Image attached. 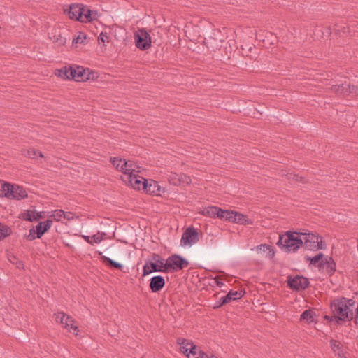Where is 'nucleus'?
<instances>
[{
	"instance_id": "nucleus-1",
	"label": "nucleus",
	"mask_w": 358,
	"mask_h": 358,
	"mask_svg": "<svg viewBox=\"0 0 358 358\" xmlns=\"http://www.w3.org/2000/svg\"><path fill=\"white\" fill-rule=\"evenodd\" d=\"M74 217L78 219V216H75L71 212H64L62 210H56L52 211H40L38 212L33 210H27L21 213L20 218L22 220L27 222H38L39 220H45L42 222H38V224H52L53 222H62L64 220L71 221L74 219Z\"/></svg>"
},
{
	"instance_id": "nucleus-2",
	"label": "nucleus",
	"mask_w": 358,
	"mask_h": 358,
	"mask_svg": "<svg viewBox=\"0 0 358 358\" xmlns=\"http://www.w3.org/2000/svg\"><path fill=\"white\" fill-rule=\"evenodd\" d=\"M203 214L234 224H252V221L247 215L235 210H223L217 206H208L204 208Z\"/></svg>"
},
{
	"instance_id": "nucleus-3",
	"label": "nucleus",
	"mask_w": 358,
	"mask_h": 358,
	"mask_svg": "<svg viewBox=\"0 0 358 358\" xmlns=\"http://www.w3.org/2000/svg\"><path fill=\"white\" fill-rule=\"evenodd\" d=\"M355 301L352 299L341 298L335 299L331 304L333 316H326V318L337 324L340 322L352 320Z\"/></svg>"
},
{
	"instance_id": "nucleus-4",
	"label": "nucleus",
	"mask_w": 358,
	"mask_h": 358,
	"mask_svg": "<svg viewBox=\"0 0 358 358\" xmlns=\"http://www.w3.org/2000/svg\"><path fill=\"white\" fill-rule=\"evenodd\" d=\"M68 15L71 20L81 22H90L96 19L97 12L91 10L83 4L76 3L70 6Z\"/></svg>"
},
{
	"instance_id": "nucleus-5",
	"label": "nucleus",
	"mask_w": 358,
	"mask_h": 358,
	"mask_svg": "<svg viewBox=\"0 0 358 358\" xmlns=\"http://www.w3.org/2000/svg\"><path fill=\"white\" fill-rule=\"evenodd\" d=\"M280 241L287 252H294L303 245L301 234L296 232L287 233Z\"/></svg>"
},
{
	"instance_id": "nucleus-6",
	"label": "nucleus",
	"mask_w": 358,
	"mask_h": 358,
	"mask_svg": "<svg viewBox=\"0 0 358 358\" xmlns=\"http://www.w3.org/2000/svg\"><path fill=\"white\" fill-rule=\"evenodd\" d=\"M134 37L136 46L140 50H145L151 47V37L145 29H138L134 33Z\"/></svg>"
},
{
	"instance_id": "nucleus-7",
	"label": "nucleus",
	"mask_w": 358,
	"mask_h": 358,
	"mask_svg": "<svg viewBox=\"0 0 358 358\" xmlns=\"http://www.w3.org/2000/svg\"><path fill=\"white\" fill-rule=\"evenodd\" d=\"M201 231L192 227H187L183 232L180 245L182 246H190L199 241Z\"/></svg>"
},
{
	"instance_id": "nucleus-8",
	"label": "nucleus",
	"mask_w": 358,
	"mask_h": 358,
	"mask_svg": "<svg viewBox=\"0 0 358 358\" xmlns=\"http://www.w3.org/2000/svg\"><path fill=\"white\" fill-rule=\"evenodd\" d=\"M188 262L178 255L169 257L165 262V271H179L188 266Z\"/></svg>"
},
{
	"instance_id": "nucleus-9",
	"label": "nucleus",
	"mask_w": 358,
	"mask_h": 358,
	"mask_svg": "<svg viewBox=\"0 0 358 358\" xmlns=\"http://www.w3.org/2000/svg\"><path fill=\"white\" fill-rule=\"evenodd\" d=\"M55 320L57 322L61 323L63 327L68 331L78 335V332L79 331L78 327L75 324V320L72 317L61 312L55 315Z\"/></svg>"
},
{
	"instance_id": "nucleus-10",
	"label": "nucleus",
	"mask_w": 358,
	"mask_h": 358,
	"mask_svg": "<svg viewBox=\"0 0 358 358\" xmlns=\"http://www.w3.org/2000/svg\"><path fill=\"white\" fill-rule=\"evenodd\" d=\"M138 173H136L132 176H122L121 178L127 186L131 187L134 189L144 190V185L147 179L139 176Z\"/></svg>"
},
{
	"instance_id": "nucleus-11",
	"label": "nucleus",
	"mask_w": 358,
	"mask_h": 358,
	"mask_svg": "<svg viewBox=\"0 0 358 358\" xmlns=\"http://www.w3.org/2000/svg\"><path fill=\"white\" fill-rule=\"evenodd\" d=\"M301 238L303 239V244H304L306 248H310L311 250L324 248V246L322 245V238L317 235L310 233H301Z\"/></svg>"
},
{
	"instance_id": "nucleus-12",
	"label": "nucleus",
	"mask_w": 358,
	"mask_h": 358,
	"mask_svg": "<svg viewBox=\"0 0 358 358\" xmlns=\"http://www.w3.org/2000/svg\"><path fill=\"white\" fill-rule=\"evenodd\" d=\"M73 70L76 72H73L72 80H74L76 82L94 79V73L88 68L76 66L75 67H73Z\"/></svg>"
},
{
	"instance_id": "nucleus-13",
	"label": "nucleus",
	"mask_w": 358,
	"mask_h": 358,
	"mask_svg": "<svg viewBox=\"0 0 358 358\" xmlns=\"http://www.w3.org/2000/svg\"><path fill=\"white\" fill-rule=\"evenodd\" d=\"M287 282L291 289L296 291L305 289L309 284L308 278L299 275L294 278L289 277Z\"/></svg>"
},
{
	"instance_id": "nucleus-14",
	"label": "nucleus",
	"mask_w": 358,
	"mask_h": 358,
	"mask_svg": "<svg viewBox=\"0 0 358 358\" xmlns=\"http://www.w3.org/2000/svg\"><path fill=\"white\" fill-rule=\"evenodd\" d=\"M120 171L122 172V176H132L136 173L141 172V166L134 161L126 160L124 159V161L121 164Z\"/></svg>"
},
{
	"instance_id": "nucleus-15",
	"label": "nucleus",
	"mask_w": 358,
	"mask_h": 358,
	"mask_svg": "<svg viewBox=\"0 0 358 358\" xmlns=\"http://www.w3.org/2000/svg\"><path fill=\"white\" fill-rule=\"evenodd\" d=\"M166 272L163 259L157 260L156 263L146 264L143 268V275L145 276L152 272Z\"/></svg>"
},
{
	"instance_id": "nucleus-16",
	"label": "nucleus",
	"mask_w": 358,
	"mask_h": 358,
	"mask_svg": "<svg viewBox=\"0 0 358 358\" xmlns=\"http://www.w3.org/2000/svg\"><path fill=\"white\" fill-rule=\"evenodd\" d=\"M27 197V192L22 187L10 184L7 198L21 200Z\"/></svg>"
},
{
	"instance_id": "nucleus-17",
	"label": "nucleus",
	"mask_w": 358,
	"mask_h": 358,
	"mask_svg": "<svg viewBox=\"0 0 358 358\" xmlns=\"http://www.w3.org/2000/svg\"><path fill=\"white\" fill-rule=\"evenodd\" d=\"M143 191L155 195H161L162 193L165 192L164 188H162L158 182L151 179L145 180Z\"/></svg>"
},
{
	"instance_id": "nucleus-18",
	"label": "nucleus",
	"mask_w": 358,
	"mask_h": 358,
	"mask_svg": "<svg viewBox=\"0 0 358 358\" xmlns=\"http://www.w3.org/2000/svg\"><path fill=\"white\" fill-rule=\"evenodd\" d=\"M336 269V264L331 257L326 256L322 263H320L319 270L328 275H331Z\"/></svg>"
},
{
	"instance_id": "nucleus-19",
	"label": "nucleus",
	"mask_w": 358,
	"mask_h": 358,
	"mask_svg": "<svg viewBox=\"0 0 358 358\" xmlns=\"http://www.w3.org/2000/svg\"><path fill=\"white\" fill-rule=\"evenodd\" d=\"M51 225H36V229L34 228L29 230V234L27 236V238L32 241L36 237L40 238L45 232L48 231Z\"/></svg>"
},
{
	"instance_id": "nucleus-20",
	"label": "nucleus",
	"mask_w": 358,
	"mask_h": 358,
	"mask_svg": "<svg viewBox=\"0 0 358 358\" xmlns=\"http://www.w3.org/2000/svg\"><path fill=\"white\" fill-rule=\"evenodd\" d=\"M165 285L164 279L159 275L155 276L150 280V288L153 292L161 290Z\"/></svg>"
},
{
	"instance_id": "nucleus-21",
	"label": "nucleus",
	"mask_w": 358,
	"mask_h": 358,
	"mask_svg": "<svg viewBox=\"0 0 358 358\" xmlns=\"http://www.w3.org/2000/svg\"><path fill=\"white\" fill-rule=\"evenodd\" d=\"M242 296L243 295H242L241 292L230 291L226 296H224V297H222L221 299L222 301L220 303L218 306H222L224 304L228 303L230 301H231L232 300H236V299H241L242 297Z\"/></svg>"
},
{
	"instance_id": "nucleus-22",
	"label": "nucleus",
	"mask_w": 358,
	"mask_h": 358,
	"mask_svg": "<svg viewBox=\"0 0 358 358\" xmlns=\"http://www.w3.org/2000/svg\"><path fill=\"white\" fill-rule=\"evenodd\" d=\"M57 76L61 78L70 80L72 79L73 72H76L73 70L72 66H64L63 68L57 70Z\"/></svg>"
},
{
	"instance_id": "nucleus-23",
	"label": "nucleus",
	"mask_w": 358,
	"mask_h": 358,
	"mask_svg": "<svg viewBox=\"0 0 358 358\" xmlns=\"http://www.w3.org/2000/svg\"><path fill=\"white\" fill-rule=\"evenodd\" d=\"M178 344L180 345L181 351L187 356L189 350L193 348L194 343L189 340L179 338L177 340Z\"/></svg>"
},
{
	"instance_id": "nucleus-24",
	"label": "nucleus",
	"mask_w": 358,
	"mask_h": 358,
	"mask_svg": "<svg viewBox=\"0 0 358 358\" xmlns=\"http://www.w3.org/2000/svg\"><path fill=\"white\" fill-rule=\"evenodd\" d=\"M331 92L341 96H347V83H342L341 85H334L331 87Z\"/></svg>"
},
{
	"instance_id": "nucleus-25",
	"label": "nucleus",
	"mask_w": 358,
	"mask_h": 358,
	"mask_svg": "<svg viewBox=\"0 0 358 358\" xmlns=\"http://www.w3.org/2000/svg\"><path fill=\"white\" fill-rule=\"evenodd\" d=\"M325 257L326 256H324L322 253H319L313 257H307L306 258V260L310 262V264L313 265L320 268V263H322Z\"/></svg>"
},
{
	"instance_id": "nucleus-26",
	"label": "nucleus",
	"mask_w": 358,
	"mask_h": 358,
	"mask_svg": "<svg viewBox=\"0 0 358 358\" xmlns=\"http://www.w3.org/2000/svg\"><path fill=\"white\" fill-rule=\"evenodd\" d=\"M315 313L312 310H306L301 315V320L310 324L314 321Z\"/></svg>"
},
{
	"instance_id": "nucleus-27",
	"label": "nucleus",
	"mask_w": 358,
	"mask_h": 358,
	"mask_svg": "<svg viewBox=\"0 0 358 358\" xmlns=\"http://www.w3.org/2000/svg\"><path fill=\"white\" fill-rule=\"evenodd\" d=\"M204 352L200 350L196 345H193V348L189 350L187 357L188 358H201Z\"/></svg>"
},
{
	"instance_id": "nucleus-28",
	"label": "nucleus",
	"mask_w": 358,
	"mask_h": 358,
	"mask_svg": "<svg viewBox=\"0 0 358 358\" xmlns=\"http://www.w3.org/2000/svg\"><path fill=\"white\" fill-rule=\"evenodd\" d=\"M23 155L29 158L35 159L37 156L43 157V155L41 152H38L34 148H30L23 151Z\"/></svg>"
},
{
	"instance_id": "nucleus-29",
	"label": "nucleus",
	"mask_w": 358,
	"mask_h": 358,
	"mask_svg": "<svg viewBox=\"0 0 358 358\" xmlns=\"http://www.w3.org/2000/svg\"><path fill=\"white\" fill-rule=\"evenodd\" d=\"M10 183L0 180V196L7 197L9 190Z\"/></svg>"
},
{
	"instance_id": "nucleus-30",
	"label": "nucleus",
	"mask_w": 358,
	"mask_h": 358,
	"mask_svg": "<svg viewBox=\"0 0 358 358\" xmlns=\"http://www.w3.org/2000/svg\"><path fill=\"white\" fill-rule=\"evenodd\" d=\"M102 259V262L105 264H109L110 266L112 267H114L115 268H117V269H122V265L118 262H116L115 261H113V259L107 257H105V256H103L101 257Z\"/></svg>"
},
{
	"instance_id": "nucleus-31",
	"label": "nucleus",
	"mask_w": 358,
	"mask_h": 358,
	"mask_svg": "<svg viewBox=\"0 0 358 358\" xmlns=\"http://www.w3.org/2000/svg\"><path fill=\"white\" fill-rule=\"evenodd\" d=\"M168 180L170 184H172L175 186H179L180 182H179V178H178V173H171L168 176Z\"/></svg>"
},
{
	"instance_id": "nucleus-32",
	"label": "nucleus",
	"mask_w": 358,
	"mask_h": 358,
	"mask_svg": "<svg viewBox=\"0 0 358 358\" xmlns=\"http://www.w3.org/2000/svg\"><path fill=\"white\" fill-rule=\"evenodd\" d=\"M180 185H185L191 183L192 180L189 176L185 173H178Z\"/></svg>"
},
{
	"instance_id": "nucleus-33",
	"label": "nucleus",
	"mask_w": 358,
	"mask_h": 358,
	"mask_svg": "<svg viewBox=\"0 0 358 358\" xmlns=\"http://www.w3.org/2000/svg\"><path fill=\"white\" fill-rule=\"evenodd\" d=\"M11 234V229L8 225H0V240L6 238Z\"/></svg>"
},
{
	"instance_id": "nucleus-34",
	"label": "nucleus",
	"mask_w": 358,
	"mask_h": 358,
	"mask_svg": "<svg viewBox=\"0 0 358 358\" xmlns=\"http://www.w3.org/2000/svg\"><path fill=\"white\" fill-rule=\"evenodd\" d=\"M330 346L334 352H336L338 350L343 348L342 343L340 341L334 339L330 341Z\"/></svg>"
},
{
	"instance_id": "nucleus-35",
	"label": "nucleus",
	"mask_w": 358,
	"mask_h": 358,
	"mask_svg": "<svg viewBox=\"0 0 358 358\" xmlns=\"http://www.w3.org/2000/svg\"><path fill=\"white\" fill-rule=\"evenodd\" d=\"M110 160L111 163L113 164V165L115 167V169L117 170L120 171L121 164H122L124 159L112 157V158H110Z\"/></svg>"
},
{
	"instance_id": "nucleus-36",
	"label": "nucleus",
	"mask_w": 358,
	"mask_h": 358,
	"mask_svg": "<svg viewBox=\"0 0 358 358\" xmlns=\"http://www.w3.org/2000/svg\"><path fill=\"white\" fill-rule=\"evenodd\" d=\"M350 94H355L358 95V85H350L347 84V96Z\"/></svg>"
},
{
	"instance_id": "nucleus-37",
	"label": "nucleus",
	"mask_w": 358,
	"mask_h": 358,
	"mask_svg": "<svg viewBox=\"0 0 358 358\" xmlns=\"http://www.w3.org/2000/svg\"><path fill=\"white\" fill-rule=\"evenodd\" d=\"M260 249H263V250L264 252H268L267 256L268 257L272 258L274 256V254H275L274 251L269 245H262L260 246Z\"/></svg>"
},
{
	"instance_id": "nucleus-38",
	"label": "nucleus",
	"mask_w": 358,
	"mask_h": 358,
	"mask_svg": "<svg viewBox=\"0 0 358 358\" xmlns=\"http://www.w3.org/2000/svg\"><path fill=\"white\" fill-rule=\"evenodd\" d=\"M287 179L291 182L298 181L299 179L301 181H303V178L299 177L297 174L289 173L287 175Z\"/></svg>"
},
{
	"instance_id": "nucleus-39",
	"label": "nucleus",
	"mask_w": 358,
	"mask_h": 358,
	"mask_svg": "<svg viewBox=\"0 0 358 358\" xmlns=\"http://www.w3.org/2000/svg\"><path fill=\"white\" fill-rule=\"evenodd\" d=\"M352 320L356 326L358 327V306L355 309V313L352 315Z\"/></svg>"
},
{
	"instance_id": "nucleus-40",
	"label": "nucleus",
	"mask_w": 358,
	"mask_h": 358,
	"mask_svg": "<svg viewBox=\"0 0 358 358\" xmlns=\"http://www.w3.org/2000/svg\"><path fill=\"white\" fill-rule=\"evenodd\" d=\"M83 38H85V36L84 35L83 37H82L80 35L78 36L76 38H74L73 40V43H82L83 42Z\"/></svg>"
},
{
	"instance_id": "nucleus-41",
	"label": "nucleus",
	"mask_w": 358,
	"mask_h": 358,
	"mask_svg": "<svg viewBox=\"0 0 358 358\" xmlns=\"http://www.w3.org/2000/svg\"><path fill=\"white\" fill-rule=\"evenodd\" d=\"M56 41L58 42L59 45H64L66 42V40L65 38L59 36V38H57Z\"/></svg>"
},
{
	"instance_id": "nucleus-42",
	"label": "nucleus",
	"mask_w": 358,
	"mask_h": 358,
	"mask_svg": "<svg viewBox=\"0 0 358 358\" xmlns=\"http://www.w3.org/2000/svg\"><path fill=\"white\" fill-rule=\"evenodd\" d=\"M101 238L97 235H93L92 236V243H99L101 241Z\"/></svg>"
},
{
	"instance_id": "nucleus-43",
	"label": "nucleus",
	"mask_w": 358,
	"mask_h": 358,
	"mask_svg": "<svg viewBox=\"0 0 358 358\" xmlns=\"http://www.w3.org/2000/svg\"><path fill=\"white\" fill-rule=\"evenodd\" d=\"M108 37L106 34H103V32L101 33L99 40H101L103 43L105 42V40L107 39Z\"/></svg>"
},
{
	"instance_id": "nucleus-44",
	"label": "nucleus",
	"mask_w": 358,
	"mask_h": 358,
	"mask_svg": "<svg viewBox=\"0 0 358 358\" xmlns=\"http://www.w3.org/2000/svg\"><path fill=\"white\" fill-rule=\"evenodd\" d=\"M83 238L89 243L92 244V236H83Z\"/></svg>"
},
{
	"instance_id": "nucleus-45",
	"label": "nucleus",
	"mask_w": 358,
	"mask_h": 358,
	"mask_svg": "<svg viewBox=\"0 0 358 358\" xmlns=\"http://www.w3.org/2000/svg\"><path fill=\"white\" fill-rule=\"evenodd\" d=\"M15 264H16V266L18 268H22L23 266H24V264L22 263V262L21 261H17L15 262Z\"/></svg>"
},
{
	"instance_id": "nucleus-46",
	"label": "nucleus",
	"mask_w": 358,
	"mask_h": 358,
	"mask_svg": "<svg viewBox=\"0 0 358 358\" xmlns=\"http://www.w3.org/2000/svg\"><path fill=\"white\" fill-rule=\"evenodd\" d=\"M9 260L13 264H15L16 262H15V261L17 260V259L15 256H11L10 258H9Z\"/></svg>"
},
{
	"instance_id": "nucleus-47",
	"label": "nucleus",
	"mask_w": 358,
	"mask_h": 358,
	"mask_svg": "<svg viewBox=\"0 0 358 358\" xmlns=\"http://www.w3.org/2000/svg\"><path fill=\"white\" fill-rule=\"evenodd\" d=\"M201 358H212V356L208 357L206 353H204Z\"/></svg>"
},
{
	"instance_id": "nucleus-48",
	"label": "nucleus",
	"mask_w": 358,
	"mask_h": 358,
	"mask_svg": "<svg viewBox=\"0 0 358 358\" xmlns=\"http://www.w3.org/2000/svg\"><path fill=\"white\" fill-rule=\"evenodd\" d=\"M201 358H212V356L208 357L206 353H204Z\"/></svg>"
},
{
	"instance_id": "nucleus-49",
	"label": "nucleus",
	"mask_w": 358,
	"mask_h": 358,
	"mask_svg": "<svg viewBox=\"0 0 358 358\" xmlns=\"http://www.w3.org/2000/svg\"><path fill=\"white\" fill-rule=\"evenodd\" d=\"M212 358H217V357H214V356H212Z\"/></svg>"
}]
</instances>
